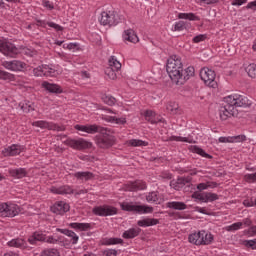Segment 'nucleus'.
<instances>
[{
    "instance_id": "obj_1",
    "label": "nucleus",
    "mask_w": 256,
    "mask_h": 256,
    "mask_svg": "<svg viewBox=\"0 0 256 256\" xmlns=\"http://www.w3.org/2000/svg\"><path fill=\"white\" fill-rule=\"evenodd\" d=\"M253 102L245 95L233 94L224 98L219 109L220 119L227 121L229 117H237L239 115V107H251Z\"/></svg>"
},
{
    "instance_id": "obj_2",
    "label": "nucleus",
    "mask_w": 256,
    "mask_h": 256,
    "mask_svg": "<svg viewBox=\"0 0 256 256\" xmlns=\"http://www.w3.org/2000/svg\"><path fill=\"white\" fill-rule=\"evenodd\" d=\"M166 71L175 85H178L181 73L183 72V62L178 56L171 57L167 60Z\"/></svg>"
},
{
    "instance_id": "obj_3",
    "label": "nucleus",
    "mask_w": 256,
    "mask_h": 256,
    "mask_svg": "<svg viewBox=\"0 0 256 256\" xmlns=\"http://www.w3.org/2000/svg\"><path fill=\"white\" fill-rule=\"evenodd\" d=\"M100 25L113 27L119 23V14L115 11L102 12L99 17Z\"/></svg>"
},
{
    "instance_id": "obj_4",
    "label": "nucleus",
    "mask_w": 256,
    "mask_h": 256,
    "mask_svg": "<svg viewBox=\"0 0 256 256\" xmlns=\"http://www.w3.org/2000/svg\"><path fill=\"white\" fill-rule=\"evenodd\" d=\"M113 131L107 128L105 134H101L102 136L96 139V145L100 147V149H109V147H113L115 145V136L111 135Z\"/></svg>"
},
{
    "instance_id": "obj_5",
    "label": "nucleus",
    "mask_w": 256,
    "mask_h": 256,
    "mask_svg": "<svg viewBox=\"0 0 256 256\" xmlns=\"http://www.w3.org/2000/svg\"><path fill=\"white\" fill-rule=\"evenodd\" d=\"M121 209L122 211H129V212L140 213V214L153 213V207L151 206L135 205L133 203H127V202H123L121 204Z\"/></svg>"
},
{
    "instance_id": "obj_6",
    "label": "nucleus",
    "mask_w": 256,
    "mask_h": 256,
    "mask_svg": "<svg viewBox=\"0 0 256 256\" xmlns=\"http://www.w3.org/2000/svg\"><path fill=\"white\" fill-rule=\"evenodd\" d=\"M217 74H215V71L209 69V68H202L200 70V79L204 81L205 85L207 87H212L215 89L217 87V81H215V77Z\"/></svg>"
},
{
    "instance_id": "obj_7",
    "label": "nucleus",
    "mask_w": 256,
    "mask_h": 256,
    "mask_svg": "<svg viewBox=\"0 0 256 256\" xmlns=\"http://www.w3.org/2000/svg\"><path fill=\"white\" fill-rule=\"evenodd\" d=\"M0 52L6 57H17L19 55V49L15 47V44L0 40Z\"/></svg>"
},
{
    "instance_id": "obj_8",
    "label": "nucleus",
    "mask_w": 256,
    "mask_h": 256,
    "mask_svg": "<svg viewBox=\"0 0 256 256\" xmlns=\"http://www.w3.org/2000/svg\"><path fill=\"white\" fill-rule=\"evenodd\" d=\"M19 206L16 204H0V215L1 217H16L20 213Z\"/></svg>"
},
{
    "instance_id": "obj_9",
    "label": "nucleus",
    "mask_w": 256,
    "mask_h": 256,
    "mask_svg": "<svg viewBox=\"0 0 256 256\" xmlns=\"http://www.w3.org/2000/svg\"><path fill=\"white\" fill-rule=\"evenodd\" d=\"M92 213L98 217H109L117 215V208L113 206H96L92 209Z\"/></svg>"
},
{
    "instance_id": "obj_10",
    "label": "nucleus",
    "mask_w": 256,
    "mask_h": 256,
    "mask_svg": "<svg viewBox=\"0 0 256 256\" xmlns=\"http://www.w3.org/2000/svg\"><path fill=\"white\" fill-rule=\"evenodd\" d=\"M35 77H41L45 75L46 77H55L57 71L53 68V65H42L33 70Z\"/></svg>"
},
{
    "instance_id": "obj_11",
    "label": "nucleus",
    "mask_w": 256,
    "mask_h": 256,
    "mask_svg": "<svg viewBox=\"0 0 256 256\" xmlns=\"http://www.w3.org/2000/svg\"><path fill=\"white\" fill-rule=\"evenodd\" d=\"M64 143L68 145V147H72V149H77L79 151L83 149H89V147H91V143L83 138H80L78 140L67 139L66 141H64Z\"/></svg>"
},
{
    "instance_id": "obj_12",
    "label": "nucleus",
    "mask_w": 256,
    "mask_h": 256,
    "mask_svg": "<svg viewBox=\"0 0 256 256\" xmlns=\"http://www.w3.org/2000/svg\"><path fill=\"white\" fill-rule=\"evenodd\" d=\"M192 179L191 176L179 177L177 180L170 181V187L175 189V191H181L185 185H187V187H193V184H191Z\"/></svg>"
},
{
    "instance_id": "obj_13",
    "label": "nucleus",
    "mask_w": 256,
    "mask_h": 256,
    "mask_svg": "<svg viewBox=\"0 0 256 256\" xmlns=\"http://www.w3.org/2000/svg\"><path fill=\"white\" fill-rule=\"evenodd\" d=\"M2 65L10 71H25L27 69V64L19 60L4 61Z\"/></svg>"
},
{
    "instance_id": "obj_14",
    "label": "nucleus",
    "mask_w": 256,
    "mask_h": 256,
    "mask_svg": "<svg viewBox=\"0 0 256 256\" xmlns=\"http://www.w3.org/2000/svg\"><path fill=\"white\" fill-rule=\"evenodd\" d=\"M33 127H40V129H49L50 131H65V126H59L53 122L36 121L32 123Z\"/></svg>"
},
{
    "instance_id": "obj_15",
    "label": "nucleus",
    "mask_w": 256,
    "mask_h": 256,
    "mask_svg": "<svg viewBox=\"0 0 256 256\" xmlns=\"http://www.w3.org/2000/svg\"><path fill=\"white\" fill-rule=\"evenodd\" d=\"M194 75H195V68L193 66H190L185 70L182 69L177 85H185V82L189 81V79H191V77H193Z\"/></svg>"
},
{
    "instance_id": "obj_16",
    "label": "nucleus",
    "mask_w": 256,
    "mask_h": 256,
    "mask_svg": "<svg viewBox=\"0 0 256 256\" xmlns=\"http://www.w3.org/2000/svg\"><path fill=\"white\" fill-rule=\"evenodd\" d=\"M70 206L69 204L61 201L55 203L53 206L50 207V210L52 213H55L56 215H65L67 211H69Z\"/></svg>"
},
{
    "instance_id": "obj_17",
    "label": "nucleus",
    "mask_w": 256,
    "mask_h": 256,
    "mask_svg": "<svg viewBox=\"0 0 256 256\" xmlns=\"http://www.w3.org/2000/svg\"><path fill=\"white\" fill-rule=\"evenodd\" d=\"M144 189H147V184L143 180L129 182L126 185V191H143Z\"/></svg>"
},
{
    "instance_id": "obj_18",
    "label": "nucleus",
    "mask_w": 256,
    "mask_h": 256,
    "mask_svg": "<svg viewBox=\"0 0 256 256\" xmlns=\"http://www.w3.org/2000/svg\"><path fill=\"white\" fill-rule=\"evenodd\" d=\"M43 89L48 91V93H53L55 95H61L63 93V88L57 84L49 83L47 81L42 83Z\"/></svg>"
},
{
    "instance_id": "obj_19",
    "label": "nucleus",
    "mask_w": 256,
    "mask_h": 256,
    "mask_svg": "<svg viewBox=\"0 0 256 256\" xmlns=\"http://www.w3.org/2000/svg\"><path fill=\"white\" fill-rule=\"evenodd\" d=\"M51 192L54 193L55 195H71L75 193V190L71 188V186L65 185V186H60V187H52Z\"/></svg>"
},
{
    "instance_id": "obj_20",
    "label": "nucleus",
    "mask_w": 256,
    "mask_h": 256,
    "mask_svg": "<svg viewBox=\"0 0 256 256\" xmlns=\"http://www.w3.org/2000/svg\"><path fill=\"white\" fill-rule=\"evenodd\" d=\"M203 237H205V231L193 233L188 237L189 243H193L194 245H203Z\"/></svg>"
},
{
    "instance_id": "obj_21",
    "label": "nucleus",
    "mask_w": 256,
    "mask_h": 256,
    "mask_svg": "<svg viewBox=\"0 0 256 256\" xmlns=\"http://www.w3.org/2000/svg\"><path fill=\"white\" fill-rule=\"evenodd\" d=\"M56 231H58V233H62V235H67V237H71L72 245H77V242L79 241V236H77V234L73 230L57 228Z\"/></svg>"
},
{
    "instance_id": "obj_22",
    "label": "nucleus",
    "mask_w": 256,
    "mask_h": 256,
    "mask_svg": "<svg viewBox=\"0 0 256 256\" xmlns=\"http://www.w3.org/2000/svg\"><path fill=\"white\" fill-rule=\"evenodd\" d=\"M124 41H129L130 43H139V37L135 34L133 29H128L124 31L123 34Z\"/></svg>"
},
{
    "instance_id": "obj_23",
    "label": "nucleus",
    "mask_w": 256,
    "mask_h": 256,
    "mask_svg": "<svg viewBox=\"0 0 256 256\" xmlns=\"http://www.w3.org/2000/svg\"><path fill=\"white\" fill-rule=\"evenodd\" d=\"M38 241H45V234H43V232L36 231L28 237V243H30V245H37Z\"/></svg>"
},
{
    "instance_id": "obj_24",
    "label": "nucleus",
    "mask_w": 256,
    "mask_h": 256,
    "mask_svg": "<svg viewBox=\"0 0 256 256\" xmlns=\"http://www.w3.org/2000/svg\"><path fill=\"white\" fill-rule=\"evenodd\" d=\"M138 227H153L159 225V219L157 218H145L137 222Z\"/></svg>"
},
{
    "instance_id": "obj_25",
    "label": "nucleus",
    "mask_w": 256,
    "mask_h": 256,
    "mask_svg": "<svg viewBox=\"0 0 256 256\" xmlns=\"http://www.w3.org/2000/svg\"><path fill=\"white\" fill-rule=\"evenodd\" d=\"M95 133H100V135H106L107 128H103L97 124L88 125V134L95 135Z\"/></svg>"
},
{
    "instance_id": "obj_26",
    "label": "nucleus",
    "mask_w": 256,
    "mask_h": 256,
    "mask_svg": "<svg viewBox=\"0 0 256 256\" xmlns=\"http://www.w3.org/2000/svg\"><path fill=\"white\" fill-rule=\"evenodd\" d=\"M8 246L16 247L18 249H27V242L23 238H16L9 241Z\"/></svg>"
},
{
    "instance_id": "obj_27",
    "label": "nucleus",
    "mask_w": 256,
    "mask_h": 256,
    "mask_svg": "<svg viewBox=\"0 0 256 256\" xmlns=\"http://www.w3.org/2000/svg\"><path fill=\"white\" fill-rule=\"evenodd\" d=\"M141 233V228H130L122 234L124 239H135V237H139Z\"/></svg>"
},
{
    "instance_id": "obj_28",
    "label": "nucleus",
    "mask_w": 256,
    "mask_h": 256,
    "mask_svg": "<svg viewBox=\"0 0 256 256\" xmlns=\"http://www.w3.org/2000/svg\"><path fill=\"white\" fill-rule=\"evenodd\" d=\"M9 175L15 179H23V177H27V170L25 168L10 169Z\"/></svg>"
},
{
    "instance_id": "obj_29",
    "label": "nucleus",
    "mask_w": 256,
    "mask_h": 256,
    "mask_svg": "<svg viewBox=\"0 0 256 256\" xmlns=\"http://www.w3.org/2000/svg\"><path fill=\"white\" fill-rule=\"evenodd\" d=\"M166 207H168V209H174L175 211H185L187 204H185V202L172 201L168 202Z\"/></svg>"
},
{
    "instance_id": "obj_30",
    "label": "nucleus",
    "mask_w": 256,
    "mask_h": 256,
    "mask_svg": "<svg viewBox=\"0 0 256 256\" xmlns=\"http://www.w3.org/2000/svg\"><path fill=\"white\" fill-rule=\"evenodd\" d=\"M74 177L80 181H90L95 175L91 172H76Z\"/></svg>"
},
{
    "instance_id": "obj_31",
    "label": "nucleus",
    "mask_w": 256,
    "mask_h": 256,
    "mask_svg": "<svg viewBox=\"0 0 256 256\" xmlns=\"http://www.w3.org/2000/svg\"><path fill=\"white\" fill-rule=\"evenodd\" d=\"M169 141H181L183 143H197L193 136L189 135L188 137H181V136H171Z\"/></svg>"
},
{
    "instance_id": "obj_32",
    "label": "nucleus",
    "mask_w": 256,
    "mask_h": 256,
    "mask_svg": "<svg viewBox=\"0 0 256 256\" xmlns=\"http://www.w3.org/2000/svg\"><path fill=\"white\" fill-rule=\"evenodd\" d=\"M108 69H114V71H121V62L115 59V56H111L109 59Z\"/></svg>"
},
{
    "instance_id": "obj_33",
    "label": "nucleus",
    "mask_w": 256,
    "mask_h": 256,
    "mask_svg": "<svg viewBox=\"0 0 256 256\" xmlns=\"http://www.w3.org/2000/svg\"><path fill=\"white\" fill-rule=\"evenodd\" d=\"M219 199V195L211 192H204V203H213V201H217Z\"/></svg>"
},
{
    "instance_id": "obj_34",
    "label": "nucleus",
    "mask_w": 256,
    "mask_h": 256,
    "mask_svg": "<svg viewBox=\"0 0 256 256\" xmlns=\"http://www.w3.org/2000/svg\"><path fill=\"white\" fill-rule=\"evenodd\" d=\"M145 120L151 123L152 125H155L157 123V120H155V112L152 110H146L144 113Z\"/></svg>"
},
{
    "instance_id": "obj_35",
    "label": "nucleus",
    "mask_w": 256,
    "mask_h": 256,
    "mask_svg": "<svg viewBox=\"0 0 256 256\" xmlns=\"http://www.w3.org/2000/svg\"><path fill=\"white\" fill-rule=\"evenodd\" d=\"M193 153H197V155H201V157H205L206 159H213V156L207 154L203 148H199L198 146H192Z\"/></svg>"
},
{
    "instance_id": "obj_36",
    "label": "nucleus",
    "mask_w": 256,
    "mask_h": 256,
    "mask_svg": "<svg viewBox=\"0 0 256 256\" xmlns=\"http://www.w3.org/2000/svg\"><path fill=\"white\" fill-rule=\"evenodd\" d=\"M178 19H187L188 21H199L198 16L194 13H180Z\"/></svg>"
},
{
    "instance_id": "obj_37",
    "label": "nucleus",
    "mask_w": 256,
    "mask_h": 256,
    "mask_svg": "<svg viewBox=\"0 0 256 256\" xmlns=\"http://www.w3.org/2000/svg\"><path fill=\"white\" fill-rule=\"evenodd\" d=\"M106 121H109V123H116L117 125H125V123H127L125 118H117L115 116H108Z\"/></svg>"
},
{
    "instance_id": "obj_38",
    "label": "nucleus",
    "mask_w": 256,
    "mask_h": 256,
    "mask_svg": "<svg viewBox=\"0 0 256 256\" xmlns=\"http://www.w3.org/2000/svg\"><path fill=\"white\" fill-rule=\"evenodd\" d=\"M246 73L252 79H256V64H250L245 68Z\"/></svg>"
},
{
    "instance_id": "obj_39",
    "label": "nucleus",
    "mask_w": 256,
    "mask_h": 256,
    "mask_svg": "<svg viewBox=\"0 0 256 256\" xmlns=\"http://www.w3.org/2000/svg\"><path fill=\"white\" fill-rule=\"evenodd\" d=\"M41 256H59V250L55 248L45 249L41 252Z\"/></svg>"
},
{
    "instance_id": "obj_40",
    "label": "nucleus",
    "mask_w": 256,
    "mask_h": 256,
    "mask_svg": "<svg viewBox=\"0 0 256 256\" xmlns=\"http://www.w3.org/2000/svg\"><path fill=\"white\" fill-rule=\"evenodd\" d=\"M121 243H123L121 238H106L104 241V245H119Z\"/></svg>"
},
{
    "instance_id": "obj_41",
    "label": "nucleus",
    "mask_w": 256,
    "mask_h": 256,
    "mask_svg": "<svg viewBox=\"0 0 256 256\" xmlns=\"http://www.w3.org/2000/svg\"><path fill=\"white\" fill-rule=\"evenodd\" d=\"M146 200L148 203H157V201H159V196L157 195V192H150L146 196Z\"/></svg>"
},
{
    "instance_id": "obj_42",
    "label": "nucleus",
    "mask_w": 256,
    "mask_h": 256,
    "mask_svg": "<svg viewBox=\"0 0 256 256\" xmlns=\"http://www.w3.org/2000/svg\"><path fill=\"white\" fill-rule=\"evenodd\" d=\"M117 71L113 68H106L105 74L109 77V79H112V81H115L117 79Z\"/></svg>"
},
{
    "instance_id": "obj_43",
    "label": "nucleus",
    "mask_w": 256,
    "mask_h": 256,
    "mask_svg": "<svg viewBox=\"0 0 256 256\" xmlns=\"http://www.w3.org/2000/svg\"><path fill=\"white\" fill-rule=\"evenodd\" d=\"M21 109L24 113H31V111H35V108L33 107V103L27 102L21 106Z\"/></svg>"
},
{
    "instance_id": "obj_44",
    "label": "nucleus",
    "mask_w": 256,
    "mask_h": 256,
    "mask_svg": "<svg viewBox=\"0 0 256 256\" xmlns=\"http://www.w3.org/2000/svg\"><path fill=\"white\" fill-rule=\"evenodd\" d=\"M187 29V22L179 21L174 26V31H185Z\"/></svg>"
},
{
    "instance_id": "obj_45",
    "label": "nucleus",
    "mask_w": 256,
    "mask_h": 256,
    "mask_svg": "<svg viewBox=\"0 0 256 256\" xmlns=\"http://www.w3.org/2000/svg\"><path fill=\"white\" fill-rule=\"evenodd\" d=\"M211 243H213V236L211 234H207L204 231V237H203L202 245H211Z\"/></svg>"
},
{
    "instance_id": "obj_46",
    "label": "nucleus",
    "mask_w": 256,
    "mask_h": 256,
    "mask_svg": "<svg viewBox=\"0 0 256 256\" xmlns=\"http://www.w3.org/2000/svg\"><path fill=\"white\" fill-rule=\"evenodd\" d=\"M242 244L245 246V247H248L250 249H256V239H253V240H244L242 242Z\"/></svg>"
},
{
    "instance_id": "obj_47",
    "label": "nucleus",
    "mask_w": 256,
    "mask_h": 256,
    "mask_svg": "<svg viewBox=\"0 0 256 256\" xmlns=\"http://www.w3.org/2000/svg\"><path fill=\"white\" fill-rule=\"evenodd\" d=\"M7 151H8V155H10L12 157L15 156V155H19V153H20L19 149L17 148V145L10 146L7 149Z\"/></svg>"
},
{
    "instance_id": "obj_48",
    "label": "nucleus",
    "mask_w": 256,
    "mask_h": 256,
    "mask_svg": "<svg viewBox=\"0 0 256 256\" xmlns=\"http://www.w3.org/2000/svg\"><path fill=\"white\" fill-rule=\"evenodd\" d=\"M129 145H131L132 147H143V145L146 144L143 140L132 139L129 141Z\"/></svg>"
},
{
    "instance_id": "obj_49",
    "label": "nucleus",
    "mask_w": 256,
    "mask_h": 256,
    "mask_svg": "<svg viewBox=\"0 0 256 256\" xmlns=\"http://www.w3.org/2000/svg\"><path fill=\"white\" fill-rule=\"evenodd\" d=\"M104 103H106V105H110V106H113L115 104V97L113 96H103L102 97Z\"/></svg>"
},
{
    "instance_id": "obj_50",
    "label": "nucleus",
    "mask_w": 256,
    "mask_h": 256,
    "mask_svg": "<svg viewBox=\"0 0 256 256\" xmlns=\"http://www.w3.org/2000/svg\"><path fill=\"white\" fill-rule=\"evenodd\" d=\"M23 53L26 55V57H35L37 55V51L31 48H25Z\"/></svg>"
},
{
    "instance_id": "obj_51",
    "label": "nucleus",
    "mask_w": 256,
    "mask_h": 256,
    "mask_svg": "<svg viewBox=\"0 0 256 256\" xmlns=\"http://www.w3.org/2000/svg\"><path fill=\"white\" fill-rule=\"evenodd\" d=\"M0 79H3L4 81L11 80L13 79V75L9 72L0 70Z\"/></svg>"
},
{
    "instance_id": "obj_52",
    "label": "nucleus",
    "mask_w": 256,
    "mask_h": 256,
    "mask_svg": "<svg viewBox=\"0 0 256 256\" xmlns=\"http://www.w3.org/2000/svg\"><path fill=\"white\" fill-rule=\"evenodd\" d=\"M192 199H198V201H202V203H205V192L204 193L194 192L192 194Z\"/></svg>"
},
{
    "instance_id": "obj_53",
    "label": "nucleus",
    "mask_w": 256,
    "mask_h": 256,
    "mask_svg": "<svg viewBox=\"0 0 256 256\" xmlns=\"http://www.w3.org/2000/svg\"><path fill=\"white\" fill-rule=\"evenodd\" d=\"M243 227V222H236L228 227V231H239Z\"/></svg>"
},
{
    "instance_id": "obj_54",
    "label": "nucleus",
    "mask_w": 256,
    "mask_h": 256,
    "mask_svg": "<svg viewBox=\"0 0 256 256\" xmlns=\"http://www.w3.org/2000/svg\"><path fill=\"white\" fill-rule=\"evenodd\" d=\"M244 177L248 183H256V172L253 174H246Z\"/></svg>"
},
{
    "instance_id": "obj_55",
    "label": "nucleus",
    "mask_w": 256,
    "mask_h": 256,
    "mask_svg": "<svg viewBox=\"0 0 256 256\" xmlns=\"http://www.w3.org/2000/svg\"><path fill=\"white\" fill-rule=\"evenodd\" d=\"M205 39H207V35L200 34L193 38V43H201V41H205Z\"/></svg>"
},
{
    "instance_id": "obj_56",
    "label": "nucleus",
    "mask_w": 256,
    "mask_h": 256,
    "mask_svg": "<svg viewBox=\"0 0 256 256\" xmlns=\"http://www.w3.org/2000/svg\"><path fill=\"white\" fill-rule=\"evenodd\" d=\"M177 109H179V107L175 103H170L167 105V110L170 111V113H177Z\"/></svg>"
},
{
    "instance_id": "obj_57",
    "label": "nucleus",
    "mask_w": 256,
    "mask_h": 256,
    "mask_svg": "<svg viewBox=\"0 0 256 256\" xmlns=\"http://www.w3.org/2000/svg\"><path fill=\"white\" fill-rule=\"evenodd\" d=\"M76 131H82V133H88V125H79L75 126Z\"/></svg>"
},
{
    "instance_id": "obj_58",
    "label": "nucleus",
    "mask_w": 256,
    "mask_h": 256,
    "mask_svg": "<svg viewBox=\"0 0 256 256\" xmlns=\"http://www.w3.org/2000/svg\"><path fill=\"white\" fill-rule=\"evenodd\" d=\"M47 25L49 27H52V29H55L56 31H63V27L59 24H55L54 22H48Z\"/></svg>"
},
{
    "instance_id": "obj_59",
    "label": "nucleus",
    "mask_w": 256,
    "mask_h": 256,
    "mask_svg": "<svg viewBox=\"0 0 256 256\" xmlns=\"http://www.w3.org/2000/svg\"><path fill=\"white\" fill-rule=\"evenodd\" d=\"M81 225L82 223L73 222L69 224V227H71V229H75V231H81Z\"/></svg>"
},
{
    "instance_id": "obj_60",
    "label": "nucleus",
    "mask_w": 256,
    "mask_h": 256,
    "mask_svg": "<svg viewBox=\"0 0 256 256\" xmlns=\"http://www.w3.org/2000/svg\"><path fill=\"white\" fill-rule=\"evenodd\" d=\"M104 255H106V256H117V250L108 249V250L104 251Z\"/></svg>"
},
{
    "instance_id": "obj_61",
    "label": "nucleus",
    "mask_w": 256,
    "mask_h": 256,
    "mask_svg": "<svg viewBox=\"0 0 256 256\" xmlns=\"http://www.w3.org/2000/svg\"><path fill=\"white\" fill-rule=\"evenodd\" d=\"M92 226L89 223H82L80 226V231H89V229H91Z\"/></svg>"
},
{
    "instance_id": "obj_62",
    "label": "nucleus",
    "mask_w": 256,
    "mask_h": 256,
    "mask_svg": "<svg viewBox=\"0 0 256 256\" xmlns=\"http://www.w3.org/2000/svg\"><path fill=\"white\" fill-rule=\"evenodd\" d=\"M244 3H247V0H233L232 1V5L241 7V5H243Z\"/></svg>"
},
{
    "instance_id": "obj_63",
    "label": "nucleus",
    "mask_w": 256,
    "mask_h": 256,
    "mask_svg": "<svg viewBox=\"0 0 256 256\" xmlns=\"http://www.w3.org/2000/svg\"><path fill=\"white\" fill-rule=\"evenodd\" d=\"M246 9H252V11H256V0L249 2L246 6Z\"/></svg>"
},
{
    "instance_id": "obj_64",
    "label": "nucleus",
    "mask_w": 256,
    "mask_h": 256,
    "mask_svg": "<svg viewBox=\"0 0 256 256\" xmlns=\"http://www.w3.org/2000/svg\"><path fill=\"white\" fill-rule=\"evenodd\" d=\"M198 191H205V189H208L207 183H200L197 185Z\"/></svg>"
}]
</instances>
